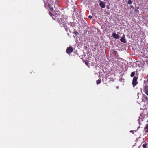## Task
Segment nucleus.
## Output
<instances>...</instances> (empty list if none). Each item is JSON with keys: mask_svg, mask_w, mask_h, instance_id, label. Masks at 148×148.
<instances>
[{"mask_svg": "<svg viewBox=\"0 0 148 148\" xmlns=\"http://www.w3.org/2000/svg\"><path fill=\"white\" fill-rule=\"evenodd\" d=\"M138 78V77H135L133 78L132 84L134 87L138 83V82H137Z\"/></svg>", "mask_w": 148, "mask_h": 148, "instance_id": "nucleus-1", "label": "nucleus"}, {"mask_svg": "<svg viewBox=\"0 0 148 148\" xmlns=\"http://www.w3.org/2000/svg\"><path fill=\"white\" fill-rule=\"evenodd\" d=\"M73 51V48L71 47H68L67 48L66 52L67 53L69 54L70 53L72 52Z\"/></svg>", "mask_w": 148, "mask_h": 148, "instance_id": "nucleus-2", "label": "nucleus"}, {"mask_svg": "<svg viewBox=\"0 0 148 148\" xmlns=\"http://www.w3.org/2000/svg\"><path fill=\"white\" fill-rule=\"evenodd\" d=\"M58 23L60 25H64L65 24V22L64 20L62 18H60L58 19Z\"/></svg>", "mask_w": 148, "mask_h": 148, "instance_id": "nucleus-3", "label": "nucleus"}, {"mask_svg": "<svg viewBox=\"0 0 148 148\" xmlns=\"http://www.w3.org/2000/svg\"><path fill=\"white\" fill-rule=\"evenodd\" d=\"M60 12H59L57 11L54 14V16L56 17V18L57 17L58 18H59V17H58V16H60Z\"/></svg>", "mask_w": 148, "mask_h": 148, "instance_id": "nucleus-4", "label": "nucleus"}, {"mask_svg": "<svg viewBox=\"0 0 148 148\" xmlns=\"http://www.w3.org/2000/svg\"><path fill=\"white\" fill-rule=\"evenodd\" d=\"M121 42L124 43H125L126 42V40L125 39V37L123 36L120 39Z\"/></svg>", "mask_w": 148, "mask_h": 148, "instance_id": "nucleus-5", "label": "nucleus"}, {"mask_svg": "<svg viewBox=\"0 0 148 148\" xmlns=\"http://www.w3.org/2000/svg\"><path fill=\"white\" fill-rule=\"evenodd\" d=\"M112 36L114 38L116 39H118L119 38V35L115 33H113Z\"/></svg>", "mask_w": 148, "mask_h": 148, "instance_id": "nucleus-6", "label": "nucleus"}, {"mask_svg": "<svg viewBox=\"0 0 148 148\" xmlns=\"http://www.w3.org/2000/svg\"><path fill=\"white\" fill-rule=\"evenodd\" d=\"M100 5L102 8H104L105 7V4L103 2H101L100 3Z\"/></svg>", "mask_w": 148, "mask_h": 148, "instance_id": "nucleus-7", "label": "nucleus"}, {"mask_svg": "<svg viewBox=\"0 0 148 148\" xmlns=\"http://www.w3.org/2000/svg\"><path fill=\"white\" fill-rule=\"evenodd\" d=\"M143 90L144 92L148 90V86H147L146 85L143 88Z\"/></svg>", "mask_w": 148, "mask_h": 148, "instance_id": "nucleus-8", "label": "nucleus"}, {"mask_svg": "<svg viewBox=\"0 0 148 148\" xmlns=\"http://www.w3.org/2000/svg\"><path fill=\"white\" fill-rule=\"evenodd\" d=\"M48 6L49 9L51 11H52L53 10V7H51V5L50 4H48Z\"/></svg>", "mask_w": 148, "mask_h": 148, "instance_id": "nucleus-9", "label": "nucleus"}, {"mask_svg": "<svg viewBox=\"0 0 148 148\" xmlns=\"http://www.w3.org/2000/svg\"><path fill=\"white\" fill-rule=\"evenodd\" d=\"M144 130H145V131L146 132H148V124L146 127L145 128Z\"/></svg>", "mask_w": 148, "mask_h": 148, "instance_id": "nucleus-10", "label": "nucleus"}, {"mask_svg": "<svg viewBox=\"0 0 148 148\" xmlns=\"http://www.w3.org/2000/svg\"><path fill=\"white\" fill-rule=\"evenodd\" d=\"M135 74V72H132L131 73L130 75V76L131 77H133L134 76Z\"/></svg>", "mask_w": 148, "mask_h": 148, "instance_id": "nucleus-11", "label": "nucleus"}, {"mask_svg": "<svg viewBox=\"0 0 148 148\" xmlns=\"http://www.w3.org/2000/svg\"><path fill=\"white\" fill-rule=\"evenodd\" d=\"M101 79H99V80H97L96 81L97 84H99L100 83H101Z\"/></svg>", "mask_w": 148, "mask_h": 148, "instance_id": "nucleus-12", "label": "nucleus"}, {"mask_svg": "<svg viewBox=\"0 0 148 148\" xmlns=\"http://www.w3.org/2000/svg\"><path fill=\"white\" fill-rule=\"evenodd\" d=\"M85 64L86 66H88V63H89L88 61H85Z\"/></svg>", "mask_w": 148, "mask_h": 148, "instance_id": "nucleus-13", "label": "nucleus"}, {"mask_svg": "<svg viewBox=\"0 0 148 148\" xmlns=\"http://www.w3.org/2000/svg\"><path fill=\"white\" fill-rule=\"evenodd\" d=\"M64 27H65V30L66 31H68V30L69 29V28L67 27V26H64Z\"/></svg>", "mask_w": 148, "mask_h": 148, "instance_id": "nucleus-14", "label": "nucleus"}, {"mask_svg": "<svg viewBox=\"0 0 148 148\" xmlns=\"http://www.w3.org/2000/svg\"><path fill=\"white\" fill-rule=\"evenodd\" d=\"M73 33L75 35H77L79 34L78 32L77 31H74L73 32Z\"/></svg>", "mask_w": 148, "mask_h": 148, "instance_id": "nucleus-15", "label": "nucleus"}, {"mask_svg": "<svg viewBox=\"0 0 148 148\" xmlns=\"http://www.w3.org/2000/svg\"><path fill=\"white\" fill-rule=\"evenodd\" d=\"M147 144H144L142 146L144 148H145L147 146Z\"/></svg>", "mask_w": 148, "mask_h": 148, "instance_id": "nucleus-16", "label": "nucleus"}, {"mask_svg": "<svg viewBox=\"0 0 148 148\" xmlns=\"http://www.w3.org/2000/svg\"><path fill=\"white\" fill-rule=\"evenodd\" d=\"M52 18L54 20H55L56 19H58V18L57 17V18H56V17H55L54 16V15H53V16H52Z\"/></svg>", "mask_w": 148, "mask_h": 148, "instance_id": "nucleus-17", "label": "nucleus"}, {"mask_svg": "<svg viewBox=\"0 0 148 148\" xmlns=\"http://www.w3.org/2000/svg\"><path fill=\"white\" fill-rule=\"evenodd\" d=\"M128 3L129 4H131L132 3V1L131 0H129L128 1Z\"/></svg>", "mask_w": 148, "mask_h": 148, "instance_id": "nucleus-18", "label": "nucleus"}, {"mask_svg": "<svg viewBox=\"0 0 148 148\" xmlns=\"http://www.w3.org/2000/svg\"><path fill=\"white\" fill-rule=\"evenodd\" d=\"M49 15L51 16H53V14L52 13H51V12H49Z\"/></svg>", "mask_w": 148, "mask_h": 148, "instance_id": "nucleus-19", "label": "nucleus"}, {"mask_svg": "<svg viewBox=\"0 0 148 148\" xmlns=\"http://www.w3.org/2000/svg\"><path fill=\"white\" fill-rule=\"evenodd\" d=\"M88 18L90 19H91L92 18V16L89 15L88 16Z\"/></svg>", "mask_w": 148, "mask_h": 148, "instance_id": "nucleus-20", "label": "nucleus"}, {"mask_svg": "<svg viewBox=\"0 0 148 148\" xmlns=\"http://www.w3.org/2000/svg\"><path fill=\"white\" fill-rule=\"evenodd\" d=\"M145 94L147 95H148V91H146V92H145Z\"/></svg>", "mask_w": 148, "mask_h": 148, "instance_id": "nucleus-21", "label": "nucleus"}, {"mask_svg": "<svg viewBox=\"0 0 148 148\" xmlns=\"http://www.w3.org/2000/svg\"><path fill=\"white\" fill-rule=\"evenodd\" d=\"M145 62L147 64H148V60H147L145 61Z\"/></svg>", "mask_w": 148, "mask_h": 148, "instance_id": "nucleus-22", "label": "nucleus"}, {"mask_svg": "<svg viewBox=\"0 0 148 148\" xmlns=\"http://www.w3.org/2000/svg\"><path fill=\"white\" fill-rule=\"evenodd\" d=\"M46 3H45V6H46Z\"/></svg>", "mask_w": 148, "mask_h": 148, "instance_id": "nucleus-23", "label": "nucleus"}, {"mask_svg": "<svg viewBox=\"0 0 148 148\" xmlns=\"http://www.w3.org/2000/svg\"><path fill=\"white\" fill-rule=\"evenodd\" d=\"M145 99H147V97H146L145 98Z\"/></svg>", "mask_w": 148, "mask_h": 148, "instance_id": "nucleus-24", "label": "nucleus"}, {"mask_svg": "<svg viewBox=\"0 0 148 148\" xmlns=\"http://www.w3.org/2000/svg\"><path fill=\"white\" fill-rule=\"evenodd\" d=\"M147 58H148V57Z\"/></svg>", "mask_w": 148, "mask_h": 148, "instance_id": "nucleus-25", "label": "nucleus"}]
</instances>
